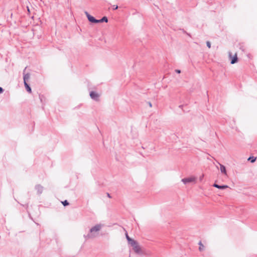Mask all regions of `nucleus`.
Segmentation results:
<instances>
[{
  "instance_id": "13",
  "label": "nucleus",
  "mask_w": 257,
  "mask_h": 257,
  "mask_svg": "<svg viewBox=\"0 0 257 257\" xmlns=\"http://www.w3.org/2000/svg\"><path fill=\"white\" fill-rule=\"evenodd\" d=\"M127 242L128 243L130 244L132 246H133L134 245H136V243H138V242L136 240L132 238L130 239V240Z\"/></svg>"
},
{
  "instance_id": "24",
  "label": "nucleus",
  "mask_w": 257,
  "mask_h": 257,
  "mask_svg": "<svg viewBox=\"0 0 257 257\" xmlns=\"http://www.w3.org/2000/svg\"><path fill=\"white\" fill-rule=\"evenodd\" d=\"M175 72L178 74L180 73H181V70H179V69H176L175 70Z\"/></svg>"
},
{
  "instance_id": "12",
  "label": "nucleus",
  "mask_w": 257,
  "mask_h": 257,
  "mask_svg": "<svg viewBox=\"0 0 257 257\" xmlns=\"http://www.w3.org/2000/svg\"><path fill=\"white\" fill-rule=\"evenodd\" d=\"M24 85H25V87L27 91L28 92L31 93L32 92V89H31V88L30 85L27 82H25L24 83Z\"/></svg>"
},
{
  "instance_id": "18",
  "label": "nucleus",
  "mask_w": 257,
  "mask_h": 257,
  "mask_svg": "<svg viewBox=\"0 0 257 257\" xmlns=\"http://www.w3.org/2000/svg\"><path fill=\"white\" fill-rule=\"evenodd\" d=\"M125 236H126V238L127 240V241L130 240V239H131V238L128 236V233L127 232H126L125 233Z\"/></svg>"
},
{
  "instance_id": "16",
  "label": "nucleus",
  "mask_w": 257,
  "mask_h": 257,
  "mask_svg": "<svg viewBox=\"0 0 257 257\" xmlns=\"http://www.w3.org/2000/svg\"><path fill=\"white\" fill-rule=\"evenodd\" d=\"M62 203L64 205V206H66L69 204L68 201L67 200H65L64 201H62Z\"/></svg>"
},
{
  "instance_id": "6",
  "label": "nucleus",
  "mask_w": 257,
  "mask_h": 257,
  "mask_svg": "<svg viewBox=\"0 0 257 257\" xmlns=\"http://www.w3.org/2000/svg\"><path fill=\"white\" fill-rule=\"evenodd\" d=\"M26 68H27V67H25V68L24 69V70L23 71L24 83H25V82H27V81L29 80V79L30 78V74L29 73H28L27 74L25 73Z\"/></svg>"
},
{
  "instance_id": "8",
  "label": "nucleus",
  "mask_w": 257,
  "mask_h": 257,
  "mask_svg": "<svg viewBox=\"0 0 257 257\" xmlns=\"http://www.w3.org/2000/svg\"><path fill=\"white\" fill-rule=\"evenodd\" d=\"M35 188L37 190L38 194H41L42 193L43 190V187L41 185H36Z\"/></svg>"
},
{
  "instance_id": "11",
  "label": "nucleus",
  "mask_w": 257,
  "mask_h": 257,
  "mask_svg": "<svg viewBox=\"0 0 257 257\" xmlns=\"http://www.w3.org/2000/svg\"><path fill=\"white\" fill-rule=\"evenodd\" d=\"M219 165L221 172L223 174H226V170L225 167L222 164H220Z\"/></svg>"
},
{
  "instance_id": "3",
  "label": "nucleus",
  "mask_w": 257,
  "mask_h": 257,
  "mask_svg": "<svg viewBox=\"0 0 257 257\" xmlns=\"http://www.w3.org/2000/svg\"><path fill=\"white\" fill-rule=\"evenodd\" d=\"M90 97L91 99L95 101H98L99 100V94L95 91H91L89 93Z\"/></svg>"
},
{
  "instance_id": "10",
  "label": "nucleus",
  "mask_w": 257,
  "mask_h": 257,
  "mask_svg": "<svg viewBox=\"0 0 257 257\" xmlns=\"http://www.w3.org/2000/svg\"><path fill=\"white\" fill-rule=\"evenodd\" d=\"M108 22V18L106 16H103L101 19L97 20V23H107Z\"/></svg>"
},
{
  "instance_id": "1",
  "label": "nucleus",
  "mask_w": 257,
  "mask_h": 257,
  "mask_svg": "<svg viewBox=\"0 0 257 257\" xmlns=\"http://www.w3.org/2000/svg\"><path fill=\"white\" fill-rule=\"evenodd\" d=\"M102 226V225L101 224H97L95 225L94 226L90 229L89 233H88L87 235H84V238L86 239H88L89 238L95 237L96 235L94 233L99 231L101 229Z\"/></svg>"
},
{
  "instance_id": "5",
  "label": "nucleus",
  "mask_w": 257,
  "mask_h": 257,
  "mask_svg": "<svg viewBox=\"0 0 257 257\" xmlns=\"http://www.w3.org/2000/svg\"><path fill=\"white\" fill-rule=\"evenodd\" d=\"M229 56L230 58V63L232 64H235L238 61V58L237 54H235L233 56H231V53H229Z\"/></svg>"
},
{
  "instance_id": "22",
  "label": "nucleus",
  "mask_w": 257,
  "mask_h": 257,
  "mask_svg": "<svg viewBox=\"0 0 257 257\" xmlns=\"http://www.w3.org/2000/svg\"><path fill=\"white\" fill-rule=\"evenodd\" d=\"M84 13H85V15H86V17H87V19L88 18V17H89V16H91V15L88 13V12H87V11H85V12H84Z\"/></svg>"
},
{
  "instance_id": "9",
  "label": "nucleus",
  "mask_w": 257,
  "mask_h": 257,
  "mask_svg": "<svg viewBox=\"0 0 257 257\" xmlns=\"http://www.w3.org/2000/svg\"><path fill=\"white\" fill-rule=\"evenodd\" d=\"M89 22L92 24H96L97 23V19H96L92 16H89L88 18L87 19Z\"/></svg>"
},
{
  "instance_id": "25",
  "label": "nucleus",
  "mask_w": 257,
  "mask_h": 257,
  "mask_svg": "<svg viewBox=\"0 0 257 257\" xmlns=\"http://www.w3.org/2000/svg\"><path fill=\"white\" fill-rule=\"evenodd\" d=\"M4 89L2 87H0V94L4 92Z\"/></svg>"
},
{
  "instance_id": "14",
  "label": "nucleus",
  "mask_w": 257,
  "mask_h": 257,
  "mask_svg": "<svg viewBox=\"0 0 257 257\" xmlns=\"http://www.w3.org/2000/svg\"><path fill=\"white\" fill-rule=\"evenodd\" d=\"M198 244L199 245V250L200 251H202L204 249V246L203 245V244H202V243L201 241H199V242L198 243Z\"/></svg>"
},
{
  "instance_id": "27",
  "label": "nucleus",
  "mask_w": 257,
  "mask_h": 257,
  "mask_svg": "<svg viewBox=\"0 0 257 257\" xmlns=\"http://www.w3.org/2000/svg\"><path fill=\"white\" fill-rule=\"evenodd\" d=\"M107 196H108L109 198H110V197H111V196H110V194H109V193H107Z\"/></svg>"
},
{
  "instance_id": "26",
  "label": "nucleus",
  "mask_w": 257,
  "mask_h": 257,
  "mask_svg": "<svg viewBox=\"0 0 257 257\" xmlns=\"http://www.w3.org/2000/svg\"><path fill=\"white\" fill-rule=\"evenodd\" d=\"M183 105H180L179 106V107L182 108L183 107Z\"/></svg>"
},
{
  "instance_id": "17",
  "label": "nucleus",
  "mask_w": 257,
  "mask_h": 257,
  "mask_svg": "<svg viewBox=\"0 0 257 257\" xmlns=\"http://www.w3.org/2000/svg\"><path fill=\"white\" fill-rule=\"evenodd\" d=\"M180 30H181L183 33L186 34L187 36L191 37V35L187 33L185 30H184L183 29H180Z\"/></svg>"
},
{
  "instance_id": "20",
  "label": "nucleus",
  "mask_w": 257,
  "mask_h": 257,
  "mask_svg": "<svg viewBox=\"0 0 257 257\" xmlns=\"http://www.w3.org/2000/svg\"><path fill=\"white\" fill-rule=\"evenodd\" d=\"M44 98V97L43 96V95H39V98L40 99V101H41V102H43V99Z\"/></svg>"
},
{
  "instance_id": "23",
  "label": "nucleus",
  "mask_w": 257,
  "mask_h": 257,
  "mask_svg": "<svg viewBox=\"0 0 257 257\" xmlns=\"http://www.w3.org/2000/svg\"><path fill=\"white\" fill-rule=\"evenodd\" d=\"M147 104L149 105V106H150V107H152V103H151L150 101H148V102H147Z\"/></svg>"
},
{
  "instance_id": "19",
  "label": "nucleus",
  "mask_w": 257,
  "mask_h": 257,
  "mask_svg": "<svg viewBox=\"0 0 257 257\" xmlns=\"http://www.w3.org/2000/svg\"><path fill=\"white\" fill-rule=\"evenodd\" d=\"M206 45L209 48H211V43L209 41H207Z\"/></svg>"
},
{
  "instance_id": "15",
  "label": "nucleus",
  "mask_w": 257,
  "mask_h": 257,
  "mask_svg": "<svg viewBox=\"0 0 257 257\" xmlns=\"http://www.w3.org/2000/svg\"><path fill=\"white\" fill-rule=\"evenodd\" d=\"M256 158L253 156L249 157L247 160L250 161L251 163H254L256 161Z\"/></svg>"
},
{
  "instance_id": "2",
  "label": "nucleus",
  "mask_w": 257,
  "mask_h": 257,
  "mask_svg": "<svg viewBox=\"0 0 257 257\" xmlns=\"http://www.w3.org/2000/svg\"><path fill=\"white\" fill-rule=\"evenodd\" d=\"M196 178L194 177H191L188 178H184L182 179V182L184 184H187V183L195 182L196 180Z\"/></svg>"
},
{
  "instance_id": "21",
  "label": "nucleus",
  "mask_w": 257,
  "mask_h": 257,
  "mask_svg": "<svg viewBox=\"0 0 257 257\" xmlns=\"http://www.w3.org/2000/svg\"><path fill=\"white\" fill-rule=\"evenodd\" d=\"M112 8H113V10H116L118 9V6H117V5H113Z\"/></svg>"
},
{
  "instance_id": "4",
  "label": "nucleus",
  "mask_w": 257,
  "mask_h": 257,
  "mask_svg": "<svg viewBox=\"0 0 257 257\" xmlns=\"http://www.w3.org/2000/svg\"><path fill=\"white\" fill-rule=\"evenodd\" d=\"M133 249L135 252L137 254H141L142 253V250L141 247L139 245L138 243H136V245H133Z\"/></svg>"
},
{
  "instance_id": "7",
  "label": "nucleus",
  "mask_w": 257,
  "mask_h": 257,
  "mask_svg": "<svg viewBox=\"0 0 257 257\" xmlns=\"http://www.w3.org/2000/svg\"><path fill=\"white\" fill-rule=\"evenodd\" d=\"M213 186L220 190H224L228 188V186L226 185H218L216 183L213 184Z\"/></svg>"
}]
</instances>
